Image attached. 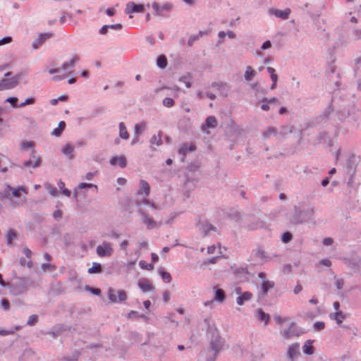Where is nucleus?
Here are the masks:
<instances>
[{"label": "nucleus", "mask_w": 361, "mask_h": 361, "mask_svg": "<svg viewBox=\"0 0 361 361\" xmlns=\"http://www.w3.org/2000/svg\"><path fill=\"white\" fill-rule=\"evenodd\" d=\"M270 14L274 15L276 17L281 18L283 20H286L289 18L290 13V8H286L284 10H279V9H271L269 11Z\"/></svg>", "instance_id": "0eeeda50"}, {"label": "nucleus", "mask_w": 361, "mask_h": 361, "mask_svg": "<svg viewBox=\"0 0 361 361\" xmlns=\"http://www.w3.org/2000/svg\"><path fill=\"white\" fill-rule=\"evenodd\" d=\"M140 213L142 214V221L145 224H146L147 228L148 229H152L157 226L158 224L152 219L148 214L145 212H143L140 210Z\"/></svg>", "instance_id": "9d476101"}, {"label": "nucleus", "mask_w": 361, "mask_h": 361, "mask_svg": "<svg viewBox=\"0 0 361 361\" xmlns=\"http://www.w3.org/2000/svg\"><path fill=\"white\" fill-rule=\"evenodd\" d=\"M145 11V6L142 4H136L130 1L126 4L125 12L126 13H142Z\"/></svg>", "instance_id": "39448f33"}, {"label": "nucleus", "mask_w": 361, "mask_h": 361, "mask_svg": "<svg viewBox=\"0 0 361 361\" xmlns=\"http://www.w3.org/2000/svg\"><path fill=\"white\" fill-rule=\"evenodd\" d=\"M299 344L298 343H294V344H292L288 350V357L291 360H293L294 358L298 355L299 353Z\"/></svg>", "instance_id": "4468645a"}, {"label": "nucleus", "mask_w": 361, "mask_h": 361, "mask_svg": "<svg viewBox=\"0 0 361 361\" xmlns=\"http://www.w3.org/2000/svg\"><path fill=\"white\" fill-rule=\"evenodd\" d=\"M195 146L192 143L183 145L178 150V153L182 154L183 157L182 158V161L184 160V157L188 152L195 151Z\"/></svg>", "instance_id": "ddd939ff"}, {"label": "nucleus", "mask_w": 361, "mask_h": 361, "mask_svg": "<svg viewBox=\"0 0 361 361\" xmlns=\"http://www.w3.org/2000/svg\"><path fill=\"white\" fill-rule=\"evenodd\" d=\"M274 283L270 281H264L262 284V289L264 293H267L269 290L273 288Z\"/></svg>", "instance_id": "a878e982"}, {"label": "nucleus", "mask_w": 361, "mask_h": 361, "mask_svg": "<svg viewBox=\"0 0 361 361\" xmlns=\"http://www.w3.org/2000/svg\"><path fill=\"white\" fill-rule=\"evenodd\" d=\"M139 264H140V267L143 269H146V270H152L154 269V265L152 263H147V262L144 261V260H141L139 262Z\"/></svg>", "instance_id": "72a5a7b5"}, {"label": "nucleus", "mask_w": 361, "mask_h": 361, "mask_svg": "<svg viewBox=\"0 0 361 361\" xmlns=\"http://www.w3.org/2000/svg\"><path fill=\"white\" fill-rule=\"evenodd\" d=\"M199 39V36L198 35H192L191 36L189 39H188V44L189 46H192L194 43L195 41Z\"/></svg>", "instance_id": "3c124183"}, {"label": "nucleus", "mask_w": 361, "mask_h": 361, "mask_svg": "<svg viewBox=\"0 0 361 361\" xmlns=\"http://www.w3.org/2000/svg\"><path fill=\"white\" fill-rule=\"evenodd\" d=\"M292 238V235L289 232L284 233L282 235V241L285 243H288Z\"/></svg>", "instance_id": "79ce46f5"}, {"label": "nucleus", "mask_w": 361, "mask_h": 361, "mask_svg": "<svg viewBox=\"0 0 361 361\" xmlns=\"http://www.w3.org/2000/svg\"><path fill=\"white\" fill-rule=\"evenodd\" d=\"M159 274L163 281H165L166 283H170L171 281L172 278L169 272L160 269Z\"/></svg>", "instance_id": "2f4dec72"}, {"label": "nucleus", "mask_w": 361, "mask_h": 361, "mask_svg": "<svg viewBox=\"0 0 361 361\" xmlns=\"http://www.w3.org/2000/svg\"><path fill=\"white\" fill-rule=\"evenodd\" d=\"M159 141H160V139L157 140V137L156 136H153L151 138V143L152 145L156 144L157 145H161V142Z\"/></svg>", "instance_id": "bf43d9fd"}, {"label": "nucleus", "mask_w": 361, "mask_h": 361, "mask_svg": "<svg viewBox=\"0 0 361 361\" xmlns=\"http://www.w3.org/2000/svg\"><path fill=\"white\" fill-rule=\"evenodd\" d=\"M119 136L121 138L128 140L129 138V133L123 123H119Z\"/></svg>", "instance_id": "aec40b11"}, {"label": "nucleus", "mask_w": 361, "mask_h": 361, "mask_svg": "<svg viewBox=\"0 0 361 361\" xmlns=\"http://www.w3.org/2000/svg\"><path fill=\"white\" fill-rule=\"evenodd\" d=\"M110 164L114 166L118 165L120 167L124 168L126 166L127 161L124 156L113 157L110 160Z\"/></svg>", "instance_id": "f8f14e48"}, {"label": "nucleus", "mask_w": 361, "mask_h": 361, "mask_svg": "<svg viewBox=\"0 0 361 361\" xmlns=\"http://www.w3.org/2000/svg\"><path fill=\"white\" fill-rule=\"evenodd\" d=\"M222 342L220 338L212 341V348L216 352H218L221 349Z\"/></svg>", "instance_id": "473e14b6"}, {"label": "nucleus", "mask_w": 361, "mask_h": 361, "mask_svg": "<svg viewBox=\"0 0 361 361\" xmlns=\"http://www.w3.org/2000/svg\"><path fill=\"white\" fill-rule=\"evenodd\" d=\"M214 288L215 289L214 300L220 302H222L225 300L224 291L222 289L219 288L217 287H214Z\"/></svg>", "instance_id": "4be33fe9"}, {"label": "nucleus", "mask_w": 361, "mask_h": 361, "mask_svg": "<svg viewBox=\"0 0 361 361\" xmlns=\"http://www.w3.org/2000/svg\"><path fill=\"white\" fill-rule=\"evenodd\" d=\"M1 306L3 307V308L4 310H8L9 309V302H8V300L3 299L1 300Z\"/></svg>", "instance_id": "603ef678"}, {"label": "nucleus", "mask_w": 361, "mask_h": 361, "mask_svg": "<svg viewBox=\"0 0 361 361\" xmlns=\"http://www.w3.org/2000/svg\"><path fill=\"white\" fill-rule=\"evenodd\" d=\"M271 46V44L269 41H266L264 42L262 45V49H269L270 48Z\"/></svg>", "instance_id": "680f3d73"}, {"label": "nucleus", "mask_w": 361, "mask_h": 361, "mask_svg": "<svg viewBox=\"0 0 361 361\" xmlns=\"http://www.w3.org/2000/svg\"><path fill=\"white\" fill-rule=\"evenodd\" d=\"M258 317L260 321H264L265 325L268 324L269 322V315L264 312L262 310H259L258 312Z\"/></svg>", "instance_id": "c85d7f7f"}, {"label": "nucleus", "mask_w": 361, "mask_h": 361, "mask_svg": "<svg viewBox=\"0 0 361 361\" xmlns=\"http://www.w3.org/2000/svg\"><path fill=\"white\" fill-rule=\"evenodd\" d=\"M66 123L64 121H60L58 128L53 130L51 134L55 136H59L65 129Z\"/></svg>", "instance_id": "b1692460"}, {"label": "nucleus", "mask_w": 361, "mask_h": 361, "mask_svg": "<svg viewBox=\"0 0 361 361\" xmlns=\"http://www.w3.org/2000/svg\"><path fill=\"white\" fill-rule=\"evenodd\" d=\"M92 187H94L95 188H97V185H94L92 183H80L79 185V188L80 189H83V188H92Z\"/></svg>", "instance_id": "de8ad7c7"}, {"label": "nucleus", "mask_w": 361, "mask_h": 361, "mask_svg": "<svg viewBox=\"0 0 361 361\" xmlns=\"http://www.w3.org/2000/svg\"><path fill=\"white\" fill-rule=\"evenodd\" d=\"M314 327L317 331H320L325 327V324L323 322H317L314 323Z\"/></svg>", "instance_id": "37998d69"}, {"label": "nucleus", "mask_w": 361, "mask_h": 361, "mask_svg": "<svg viewBox=\"0 0 361 361\" xmlns=\"http://www.w3.org/2000/svg\"><path fill=\"white\" fill-rule=\"evenodd\" d=\"M171 294L169 291H165L163 293V299L164 302H167L170 300Z\"/></svg>", "instance_id": "6e6d98bb"}, {"label": "nucleus", "mask_w": 361, "mask_h": 361, "mask_svg": "<svg viewBox=\"0 0 361 361\" xmlns=\"http://www.w3.org/2000/svg\"><path fill=\"white\" fill-rule=\"evenodd\" d=\"M323 243L325 245H330L333 243V240L331 238H326L324 240Z\"/></svg>", "instance_id": "0e129e2a"}, {"label": "nucleus", "mask_w": 361, "mask_h": 361, "mask_svg": "<svg viewBox=\"0 0 361 361\" xmlns=\"http://www.w3.org/2000/svg\"><path fill=\"white\" fill-rule=\"evenodd\" d=\"M303 352L307 355H312L314 353V347L312 345V342L308 341L303 345Z\"/></svg>", "instance_id": "393cba45"}, {"label": "nucleus", "mask_w": 361, "mask_h": 361, "mask_svg": "<svg viewBox=\"0 0 361 361\" xmlns=\"http://www.w3.org/2000/svg\"><path fill=\"white\" fill-rule=\"evenodd\" d=\"M52 37L51 33H42L38 38L32 42V47L35 49H38L48 39Z\"/></svg>", "instance_id": "1a4fd4ad"}, {"label": "nucleus", "mask_w": 361, "mask_h": 361, "mask_svg": "<svg viewBox=\"0 0 361 361\" xmlns=\"http://www.w3.org/2000/svg\"><path fill=\"white\" fill-rule=\"evenodd\" d=\"M42 269L46 271V270H54L56 269V267L50 264H43L42 265Z\"/></svg>", "instance_id": "09e8293b"}, {"label": "nucleus", "mask_w": 361, "mask_h": 361, "mask_svg": "<svg viewBox=\"0 0 361 361\" xmlns=\"http://www.w3.org/2000/svg\"><path fill=\"white\" fill-rule=\"evenodd\" d=\"M257 256L259 258H264L266 257L265 252L262 250H257Z\"/></svg>", "instance_id": "4d7b16f0"}, {"label": "nucleus", "mask_w": 361, "mask_h": 361, "mask_svg": "<svg viewBox=\"0 0 361 361\" xmlns=\"http://www.w3.org/2000/svg\"><path fill=\"white\" fill-rule=\"evenodd\" d=\"M96 252L100 257H111L114 252V248L111 243L104 242L97 247Z\"/></svg>", "instance_id": "f03ea898"}, {"label": "nucleus", "mask_w": 361, "mask_h": 361, "mask_svg": "<svg viewBox=\"0 0 361 361\" xmlns=\"http://www.w3.org/2000/svg\"><path fill=\"white\" fill-rule=\"evenodd\" d=\"M6 102H8L11 104V106L14 108L18 107V98L17 97H8L6 99Z\"/></svg>", "instance_id": "a19ab883"}, {"label": "nucleus", "mask_w": 361, "mask_h": 361, "mask_svg": "<svg viewBox=\"0 0 361 361\" xmlns=\"http://www.w3.org/2000/svg\"><path fill=\"white\" fill-rule=\"evenodd\" d=\"M137 204L141 205V204H149L152 209H157V206L155 205L154 203L150 202L147 198L143 197L142 199H137Z\"/></svg>", "instance_id": "bb28decb"}, {"label": "nucleus", "mask_w": 361, "mask_h": 361, "mask_svg": "<svg viewBox=\"0 0 361 361\" xmlns=\"http://www.w3.org/2000/svg\"><path fill=\"white\" fill-rule=\"evenodd\" d=\"M157 64L161 68H164L167 66L166 57L164 55L159 56L157 61Z\"/></svg>", "instance_id": "c756f323"}, {"label": "nucleus", "mask_w": 361, "mask_h": 361, "mask_svg": "<svg viewBox=\"0 0 361 361\" xmlns=\"http://www.w3.org/2000/svg\"><path fill=\"white\" fill-rule=\"evenodd\" d=\"M35 100L34 98H27L24 102L20 103L18 105V107L22 108L27 105L33 104H35Z\"/></svg>", "instance_id": "ea45409f"}, {"label": "nucleus", "mask_w": 361, "mask_h": 361, "mask_svg": "<svg viewBox=\"0 0 361 361\" xmlns=\"http://www.w3.org/2000/svg\"><path fill=\"white\" fill-rule=\"evenodd\" d=\"M32 159L24 162L23 166L28 167L32 166L34 168L38 167L41 164V158L35 155V152L32 150Z\"/></svg>", "instance_id": "9b49d317"}, {"label": "nucleus", "mask_w": 361, "mask_h": 361, "mask_svg": "<svg viewBox=\"0 0 361 361\" xmlns=\"http://www.w3.org/2000/svg\"><path fill=\"white\" fill-rule=\"evenodd\" d=\"M102 271L101 264L97 262H93L91 268L88 269L89 274L100 273Z\"/></svg>", "instance_id": "cd10ccee"}, {"label": "nucleus", "mask_w": 361, "mask_h": 361, "mask_svg": "<svg viewBox=\"0 0 361 361\" xmlns=\"http://www.w3.org/2000/svg\"><path fill=\"white\" fill-rule=\"evenodd\" d=\"M150 192V186L149 183L145 180H140V189L137 192V195L138 198L142 195H144L143 197L147 198Z\"/></svg>", "instance_id": "423d86ee"}, {"label": "nucleus", "mask_w": 361, "mask_h": 361, "mask_svg": "<svg viewBox=\"0 0 361 361\" xmlns=\"http://www.w3.org/2000/svg\"><path fill=\"white\" fill-rule=\"evenodd\" d=\"M330 317L336 320V323L340 325L345 318V316L341 311H337L334 314H331Z\"/></svg>", "instance_id": "412c9836"}, {"label": "nucleus", "mask_w": 361, "mask_h": 361, "mask_svg": "<svg viewBox=\"0 0 361 361\" xmlns=\"http://www.w3.org/2000/svg\"><path fill=\"white\" fill-rule=\"evenodd\" d=\"M174 100L169 97H166L163 100V104L166 107H171L174 105Z\"/></svg>", "instance_id": "58836bf2"}, {"label": "nucleus", "mask_w": 361, "mask_h": 361, "mask_svg": "<svg viewBox=\"0 0 361 361\" xmlns=\"http://www.w3.org/2000/svg\"><path fill=\"white\" fill-rule=\"evenodd\" d=\"M38 321V317L36 314H32L28 318V320L27 322V324L28 326H33L35 325Z\"/></svg>", "instance_id": "c9c22d12"}, {"label": "nucleus", "mask_w": 361, "mask_h": 361, "mask_svg": "<svg viewBox=\"0 0 361 361\" xmlns=\"http://www.w3.org/2000/svg\"><path fill=\"white\" fill-rule=\"evenodd\" d=\"M344 284V281L342 279H337L336 281V286L338 290L343 288Z\"/></svg>", "instance_id": "a18cd8bd"}, {"label": "nucleus", "mask_w": 361, "mask_h": 361, "mask_svg": "<svg viewBox=\"0 0 361 361\" xmlns=\"http://www.w3.org/2000/svg\"><path fill=\"white\" fill-rule=\"evenodd\" d=\"M152 6L155 11V14L161 16H166V13H169L171 9V6L169 4H164L160 6L158 3L154 2Z\"/></svg>", "instance_id": "20e7f679"}, {"label": "nucleus", "mask_w": 361, "mask_h": 361, "mask_svg": "<svg viewBox=\"0 0 361 361\" xmlns=\"http://www.w3.org/2000/svg\"><path fill=\"white\" fill-rule=\"evenodd\" d=\"M18 233L14 229H9L6 235L7 245H11L14 240L17 239Z\"/></svg>", "instance_id": "dca6fc26"}, {"label": "nucleus", "mask_w": 361, "mask_h": 361, "mask_svg": "<svg viewBox=\"0 0 361 361\" xmlns=\"http://www.w3.org/2000/svg\"><path fill=\"white\" fill-rule=\"evenodd\" d=\"M145 128V123H137L135 125V134L136 137H139V134L141 133V131Z\"/></svg>", "instance_id": "4c0bfd02"}, {"label": "nucleus", "mask_w": 361, "mask_h": 361, "mask_svg": "<svg viewBox=\"0 0 361 361\" xmlns=\"http://www.w3.org/2000/svg\"><path fill=\"white\" fill-rule=\"evenodd\" d=\"M290 328H291V326L289 328V329L285 330L283 332V337L287 339L290 338L292 336V334L290 333Z\"/></svg>", "instance_id": "864d4df0"}, {"label": "nucleus", "mask_w": 361, "mask_h": 361, "mask_svg": "<svg viewBox=\"0 0 361 361\" xmlns=\"http://www.w3.org/2000/svg\"><path fill=\"white\" fill-rule=\"evenodd\" d=\"M79 58L78 56H74L69 61L65 62L61 68L64 71L71 68L75 66V63L78 61Z\"/></svg>", "instance_id": "a211bd4d"}, {"label": "nucleus", "mask_w": 361, "mask_h": 361, "mask_svg": "<svg viewBox=\"0 0 361 361\" xmlns=\"http://www.w3.org/2000/svg\"><path fill=\"white\" fill-rule=\"evenodd\" d=\"M255 75L256 71L251 66H247L245 72V80L250 81Z\"/></svg>", "instance_id": "5701e85b"}, {"label": "nucleus", "mask_w": 361, "mask_h": 361, "mask_svg": "<svg viewBox=\"0 0 361 361\" xmlns=\"http://www.w3.org/2000/svg\"><path fill=\"white\" fill-rule=\"evenodd\" d=\"M12 38L11 37H5L0 39V46L11 42Z\"/></svg>", "instance_id": "c03bdc74"}, {"label": "nucleus", "mask_w": 361, "mask_h": 361, "mask_svg": "<svg viewBox=\"0 0 361 361\" xmlns=\"http://www.w3.org/2000/svg\"><path fill=\"white\" fill-rule=\"evenodd\" d=\"M252 297V293L250 292H245L241 295L238 296L236 302L239 305H242L245 301L249 300Z\"/></svg>", "instance_id": "6ab92c4d"}, {"label": "nucleus", "mask_w": 361, "mask_h": 361, "mask_svg": "<svg viewBox=\"0 0 361 361\" xmlns=\"http://www.w3.org/2000/svg\"><path fill=\"white\" fill-rule=\"evenodd\" d=\"M34 146H35V143L32 141L23 142L21 144V149L23 150H27L29 148L33 149Z\"/></svg>", "instance_id": "e433bc0d"}, {"label": "nucleus", "mask_w": 361, "mask_h": 361, "mask_svg": "<svg viewBox=\"0 0 361 361\" xmlns=\"http://www.w3.org/2000/svg\"><path fill=\"white\" fill-rule=\"evenodd\" d=\"M53 215H54V217L55 219H58L61 218V216H62V213H61V212L60 210H57V211H56V212H54V214H53Z\"/></svg>", "instance_id": "69168bd1"}, {"label": "nucleus", "mask_w": 361, "mask_h": 361, "mask_svg": "<svg viewBox=\"0 0 361 361\" xmlns=\"http://www.w3.org/2000/svg\"><path fill=\"white\" fill-rule=\"evenodd\" d=\"M106 13L109 16H113L115 14V9L114 8H107L106 11Z\"/></svg>", "instance_id": "338daca9"}, {"label": "nucleus", "mask_w": 361, "mask_h": 361, "mask_svg": "<svg viewBox=\"0 0 361 361\" xmlns=\"http://www.w3.org/2000/svg\"><path fill=\"white\" fill-rule=\"evenodd\" d=\"M129 243H128V240H123V242H121V245H120V247L121 250H126L127 248V247L128 246Z\"/></svg>", "instance_id": "e2e57ef3"}, {"label": "nucleus", "mask_w": 361, "mask_h": 361, "mask_svg": "<svg viewBox=\"0 0 361 361\" xmlns=\"http://www.w3.org/2000/svg\"><path fill=\"white\" fill-rule=\"evenodd\" d=\"M319 264L329 267L331 265V261L329 259H322L319 262Z\"/></svg>", "instance_id": "8fccbe9b"}, {"label": "nucleus", "mask_w": 361, "mask_h": 361, "mask_svg": "<svg viewBox=\"0 0 361 361\" xmlns=\"http://www.w3.org/2000/svg\"><path fill=\"white\" fill-rule=\"evenodd\" d=\"M109 28L120 30L122 29V25L121 23L110 25H109Z\"/></svg>", "instance_id": "5fc2aeb1"}, {"label": "nucleus", "mask_w": 361, "mask_h": 361, "mask_svg": "<svg viewBox=\"0 0 361 361\" xmlns=\"http://www.w3.org/2000/svg\"><path fill=\"white\" fill-rule=\"evenodd\" d=\"M107 294L110 302L114 303L124 302L128 298L127 293L124 290L116 292L113 288H109Z\"/></svg>", "instance_id": "f257e3e1"}, {"label": "nucleus", "mask_w": 361, "mask_h": 361, "mask_svg": "<svg viewBox=\"0 0 361 361\" xmlns=\"http://www.w3.org/2000/svg\"><path fill=\"white\" fill-rule=\"evenodd\" d=\"M19 77L16 75L11 78H5L0 80V91L10 90L18 85Z\"/></svg>", "instance_id": "7ed1b4c3"}, {"label": "nucleus", "mask_w": 361, "mask_h": 361, "mask_svg": "<svg viewBox=\"0 0 361 361\" xmlns=\"http://www.w3.org/2000/svg\"><path fill=\"white\" fill-rule=\"evenodd\" d=\"M302 290V286L300 284V283H298L296 285V286L294 288V293L295 294H298L299 293L301 290Z\"/></svg>", "instance_id": "052dcab7"}, {"label": "nucleus", "mask_w": 361, "mask_h": 361, "mask_svg": "<svg viewBox=\"0 0 361 361\" xmlns=\"http://www.w3.org/2000/svg\"><path fill=\"white\" fill-rule=\"evenodd\" d=\"M217 125V121L214 116H209L206 118L205 123L202 127L203 130L206 128H213Z\"/></svg>", "instance_id": "2eb2a0df"}, {"label": "nucleus", "mask_w": 361, "mask_h": 361, "mask_svg": "<svg viewBox=\"0 0 361 361\" xmlns=\"http://www.w3.org/2000/svg\"><path fill=\"white\" fill-rule=\"evenodd\" d=\"M274 320L279 324H281L283 323L286 319L282 318L280 315H275L274 317Z\"/></svg>", "instance_id": "49530a36"}, {"label": "nucleus", "mask_w": 361, "mask_h": 361, "mask_svg": "<svg viewBox=\"0 0 361 361\" xmlns=\"http://www.w3.org/2000/svg\"><path fill=\"white\" fill-rule=\"evenodd\" d=\"M137 285L145 293L154 290V287L152 285L149 280L145 278L140 279Z\"/></svg>", "instance_id": "6e6552de"}, {"label": "nucleus", "mask_w": 361, "mask_h": 361, "mask_svg": "<svg viewBox=\"0 0 361 361\" xmlns=\"http://www.w3.org/2000/svg\"><path fill=\"white\" fill-rule=\"evenodd\" d=\"M279 102V99L276 97H274L269 100L267 99H262V104L261 106V108L264 111H268L269 109V104H277Z\"/></svg>", "instance_id": "f3484780"}, {"label": "nucleus", "mask_w": 361, "mask_h": 361, "mask_svg": "<svg viewBox=\"0 0 361 361\" xmlns=\"http://www.w3.org/2000/svg\"><path fill=\"white\" fill-rule=\"evenodd\" d=\"M109 25H104V26H102V28L100 29V30H99V33H100L101 35H106V34L107 33V31H108V30H109Z\"/></svg>", "instance_id": "13d9d810"}, {"label": "nucleus", "mask_w": 361, "mask_h": 361, "mask_svg": "<svg viewBox=\"0 0 361 361\" xmlns=\"http://www.w3.org/2000/svg\"><path fill=\"white\" fill-rule=\"evenodd\" d=\"M151 256H152V264L156 263L159 259L158 255L156 253H152Z\"/></svg>", "instance_id": "774afa93"}, {"label": "nucleus", "mask_w": 361, "mask_h": 361, "mask_svg": "<svg viewBox=\"0 0 361 361\" xmlns=\"http://www.w3.org/2000/svg\"><path fill=\"white\" fill-rule=\"evenodd\" d=\"M73 152V147L71 145H66V147L63 149V153L70 157V158H73L72 153Z\"/></svg>", "instance_id": "f704fd0d"}, {"label": "nucleus", "mask_w": 361, "mask_h": 361, "mask_svg": "<svg viewBox=\"0 0 361 361\" xmlns=\"http://www.w3.org/2000/svg\"><path fill=\"white\" fill-rule=\"evenodd\" d=\"M12 194L16 197H20L21 195V192H24L27 194V190L23 187H19L18 188H12Z\"/></svg>", "instance_id": "7c9ffc66"}]
</instances>
